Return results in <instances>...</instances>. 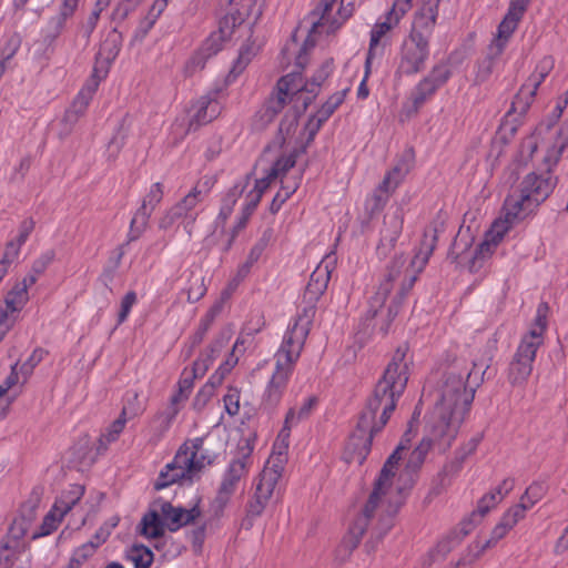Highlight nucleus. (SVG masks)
I'll return each mask as SVG.
<instances>
[{
	"label": "nucleus",
	"mask_w": 568,
	"mask_h": 568,
	"mask_svg": "<svg viewBox=\"0 0 568 568\" xmlns=\"http://www.w3.org/2000/svg\"><path fill=\"white\" fill-rule=\"evenodd\" d=\"M335 2L336 0H320L318 6L310 14L311 33L321 32V29H325L327 33H333L352 17L355 10L354 0H341L337 17L332 18L331 11Z\"/></svg>",
	"instance_id": "nucleus-10"
},
{
	"label": "nucleus",
	"mask_w": 568,
	"mask_h": 568,
	"mask_svg": "<svg viewBox=\"0 0 568 568\" xmlns=\"http://www.w3.org/2000/svg\"><path fill=\"white\" fill-rule=\"evenodd\" d=\"M504 499V494L499 491H489L484 495L477 505V509L473 511V517L483 518L486 514L490 511L496 505H498Z\"/></svg>",
	"instance_id": "nucleus-53"
},
{
	"label": "nucleus",
	"mask_w": 568,
	"mask_h": 568,
	"mask_svg": "<svg viewBox=\"0 0 568 568\" xmlns=\"http://www.w3.org/2000/svg\"><path fill=\"white\" fill-rule=\"evenodd\" d=\"M410 2L412 0H396L392 9L385 16L384 21L375 23L371 31V40L366 58V65L371 63V60L376 54L383 53V48H381L379 45L382 38L399 23L400 19L410 9Z\"/></svg>",
	"instance_id": "nucleus-13"
},
{
	"label": "nucleus",
	"mask_w": 568,
	"mask_h": 568,
	"mask_svg": "<svg viewBox=\"0 0 568 568\" xmlns=\"http://www.w3.org/2000/svg\"><path fill=\"white\" fill-rule=\"evenodd\" d=\"M429 55L428 41L424 38L408 37L404 40L397 73L413 75L424 70Z\"/></svg>",
	"instance_id": "nucleus-12"
},
{
	"label": "nucleus",
	"mask_w": 568,
	"mask_h": 568,
	"mask_svg": "<svg viewBox=\"0 0 568 568\" xmlns=\"http://www.w3.org/2000/svg\"><path fill=\"white\" fill-rule=\"evenodd\" d=\"M433 446L428 439H422L418 446L412 450L405 466L407 475L416 474L425 462V458Z\"/></svg>",
	"instance_id": "nucleus-44"
},
{
	"label": "nucleus",
	"mask_w": 568,
	"mask_h": 568,
	"mask_svg": "<svg viewBox=\"0 0 568 568\" xmlns=\"http://www.w3.org/2000/svg\"><path fill=\"white\" fill-rule=\"evenodd\" d=\"M552 65L554 63L550 58L542 59L536 67L534 73L527 79L526 83L537 91L539 85L549 74L550 70L552 69Z\"/></svg>",
	"instance_id": "nucleus-55"
},
{
	"label": "nucleus",
	"mask_w": 568,
	"mask_h": 568,
	"mask_svg": "<svg viewBox=\"0 0 568 568\" xmlns=\"http://www.w3.org/2000/svg\"><path fill=\"white\" fill-rule=\"evenodd\" d=\"M316 404L317 398L315 396H311L304 399L300 408H290L286 414L284 427L282 428L280 436L288 437L291 428L297 425L300 422L308 418Z\"/></svg>",
	"instance_id": "nucleus-32"
},
{
	"label": "nucleus",
	"mask_w": 568,
	"mask_h": 568,
	"mask_svg": "<svg viewBox=\"0 0 568 568\" xmlns=\"http://www.w3.org/2000/svg\"><path fill=\"white\" fill-rule=\"evenodd\" d=\"M498 541L499 540L495 539L494 536L490 534V537L487 540H485L484 542L476 541L473 545H470L469 546V554L466 557L467 565H470L474 561H476L478 558H480L483 556V554L487 549H490V548L495 547Z\"/></svg>",
	"instance_id": "nucleus-60"
},
{
	"label": "nucleus",
	"mask_w": 568,
	"mask_h": 568,
	"mask_svg": "<svg viewBox=\"0 0 568 568\" xmlns=\"http://www.w3.org/2000/svg\"><path fill=\"white\" fill-rule=\"evenodd\" d=\"M262 14L260 6L256 0H241L239 8L234 13H230L224 18H230L232 29L242 24L245 20L253 18L256 21Z\"/></svg>",
	"instance_id": "nucleus-37"
},
{
	"label": "nucleus",
	"mask_w": 568,
	"mask_h": 568,
	"mask_svg": "<svg viewBox=\"0 0 568 568\" xmlns=\"http://www.w3.org/2000/svg\"><path fill=\"white\" fill-rule=\"evenodd\" d=\"M409 442L408 433H406L397 448L384 464L363 513L354 520L349 527L348 534L342 541V547L347 549L348 552L353 551L361 542V539L368 526V521L376 509L382 508L385 513V516L381 518L382 532L379 534V537L390 529L393 525L392 518L400 506V503L394 499L395 496L400 494V488L393 486V477L395 475L397 464L402 459V453L407 449Z\"/></svg>",
	"instance_id": "nucleus-4"
},
{
	"label": "nucleus",
	"mask_w": 568,
	"mask_h": 568,
	"mask_svg": "<svg viewBox=\"0 0 568 568\" xmlns=\"http://www.w3.org/2000/svg\"><path fill=\"white\" fill-rule=\"evenodd\" d=\"M523 506H514L504 514L500 521L491 530V535L495 539L501 540L508 534V531L520 519H523Z\"/></svg>",
	"instance_id": "nucleus-40"
},
{
	"label": "nucleus",
	"mask_w": 568,
	"mask_h": 568,
	"mask_svg": "<svg viewBox=\"0 0 568 568\" xmlns=\"http://www.w3.org/2000/svg\"><path fill=\"white\" fill-rule=\"evenodd\" d=\"M280 480L268 470H262L253 498L247 504V516L258 517L265 509Z\"/></svg>",
	"instance_id": "nucleus-20"
},
{
	"label": "nucleus",
	"mask_w": 568,
	"mask_h": 568,
	"mask_svg": "<svg viewBox=\"0 0 568 568\" xmlns=\"http://www.w3.org/2000/svg\"><path fill=\"white\" fill-rule=\"evenodd\" d=\"M226 343H227V338L224 336H220L213 341V343L209 346L206 354L194 362V364H193L194 377H202L206 373L210 364L220 354V352L226 345Z\"/></svg>",
	"instance_id": "nucleus-39"
},
{
	"label": "nucleus",
	"mask_w": 568,
	"mask_h": 568,
	"mask_svg": "<svg viewBox=\"0 0 568 568\" xmlns=\"http://www.w3.org/2000/svg\"><path fill=\"white\" fill-rule=\"evenodd\" d=\"M63 517H60L59 510L54 509V506L52 509L45 515L43 518L42 525L40 527V532L36 534L33 537L38 536H47L50 535L53 530L58 528V524Z\"/></svg>",
	"instance_id": "nucleus-63"
},
{
	"label": "nucleus",
	"mask_w": 568,
	"mask_h": 568,
	"mask_svg": "<svg viewBox=\"0 0 568 568\" xmlns=\"http://www.w3.org/2000/svg\"><path fill=\"white\" fill-rule=\"evenodd\" d=\"M538 348L536 344L520 341L507 373V379L511 386H523L527 383Z\"/></svg>",
	"instance_id": "nucleus-14"
},
{
	"label": "nucleus",
	"mask_w": 568,
	"mask_h": 568,
	"mask_svg": "<svg viewBox=\"0 0 568 568\" xmlns=\"http://www.w3.org/2000/svg\"><path fill=\"white\" fill-rule=\"evenodd\" d=\"M164 523L155 510L146 513L139 525V532L148 539H156L164 535Z\"/></svg>",
	"instance_id": "nucleus-35"
},
{
	"label": "nucleus",
	"mask_w": 568,
	"mask_h": 568,
	"mask_svg": "<svg viewBox=\"0 0 568 568\" xmlns=\"http://www.w3.org/2000/svg\"><path fill=\"white\" fill-rule=\"evenodd\" d=\"M346 90L332 94L327 101L321 106V109L313 115L307 124L306 131L308 132L306 144L313 142L316 133L320 131L322 125L329 119L335 110L343 103L345 99Z\"/></svg>",
	"instance_id": "nucleus-24"
},
{
	"label": "nucleus",
	"mask_w": 568,
	"mask_h": 568,
	"mask_svg": "<svg viewBox=\"0 0 568 568\" xmlns=\"http://www.w3.org/2000/svg\"><path fill=\"white\" fill-rule=\"evenodd\" d=\"M545 495V487L539 483L531 484L524 495L520 497L519 504L516 506H523V518L528 509H530L536 503H538Z\"/></svg>",
	"instance_id": "nucleus-49"
},
{
	"label": "nucleus",
	"mask_w": 568,
	"mask_h": 568,
	"mask_svg": "<svg viewBox=\"0 0 568 568\" xmlns=\"http://www.w3.org/2000/svg\"><path fill=\"white\" fill-rule=\"evenodd\" d=\"M143 412V408L138 405L136 407L123 406L120 416L106 428L99 439L100 449H106L108 445L115 442L120 434L123 432L128 419H131Z\"/></svg>",
	"instance_id": "nucleus-27"
},
{
	"label": "nucleus",
	"mask_w": 568,
	"mask_h": 568,
	"mask_svg": "<svg viewBox=\"0 0 568 568\" xmlns=\"http://www.w3.org/2000/svg\"><path fill=\"white\" fill-rule=\"evenodd\" d=\"M163 185L156 182L151 185L141 206L136 210L130 223L128 243L138 240L146 230L152 212L163 199Z\"/></svg>",
	"instance_id": "nucleus-15"
},
{
	"label": "nucleus",
	"mask_w": 568,
	"mask_h": 568,
	"mask_svg": "<svg viewBox=\"0 0 568 568\" xmlns=\"http://www.w3.org/2000/svg\"><path fill=\"white\" fill-rule=\"evenodd\" d=\"M331 271L327 264H318L310 276V281L303 292L300 311L294 323L287 331L298 337L306 338L316 313V303L327 288Z\"/></svg>",
	"instance_id": "nucleus-9"
},
{
	"label": "nucleus",
	"mask_w": 568,
	"mask_h": 568,
	"mask_svg": "<svg viewBox=\"0 0 568 568\" xmlns=\"http://www.w3.org/2000/svg\"><path fill=\"white\" fill-rule=\"evenodd\" d=\"M203 200L202 192L193 187L180 202L168 210L159 221V227L168 230L176 222H181L189 235L197 217L196 206Z\"/></svg>",
	"instance_id": "nucleus-11"
},
{
	"label": "nucleus",
	"mask_w": 568,
	"mask_h": 568,
	"mask_svg": "<svg viewBox=\"0 0 568 568\" xmlns=\"http://www.w3.org/2000/svg\"><path fill=\"white\" fill-rule=\"evenodd\" d=\"M130 559L134 562L135 568H150L153 562V552L143 545L133 546Z\"/></svg>",
	"instance_id": "nucleus-57"
},
{
	"label": "nucleus",
	"mask_w": 568,
	"mask_h": 568,
	"mask_svg": "<svg viewBox=\"0 0 568 568\" xmlns=\"http://www.w3.org/2000/svg\"><path fill=\"white\" fill-rule=\"evenodd\" d=\"M306 338L285 333L281 347L275 354V371L263 395V405L274 409L281 402Z\"/></svg>",
	"instance_id": "nucleus-7"
},
{
	"label": "nucleus",
	"mask_w": 568,
	"mask_h": 568,
	"mask_svg": "<svg viewBox=\"0 0 568 568\" xmlns=\"http://www.w3.org/2000/svg\"><path fill=\"white\" fill-rule=\"evenodd\" d=\"M98 548V544H94V541H89L84 545H82L81 547H79L72 558L70 559V562H75L77 564V568H80L81 565L90 557L93 556V554L95 552Z\"/></svg>",
	"instance_id": "nucleus-64"
},
{
	"label": "nucleus",
	"mask_w": 568,
	"mask_h": 568,
	"mask_svg": "<svg viewBox=\"0 0 568 568\" xmlns=\"http://www.w3.org/2000/svg\"><path fill=\"white\" fill-rule=\"evenodd\" d=\"M332 71V65L329 62H325L321 65V68L315 72L312 80L303 83L301 72L293 71L292 73H295L298 75V78L295 80V83H301V91L303 93V99H307L312 97V101L317 94V89L321 87V84L326 80V78L329 75Z\"/></svg>",
	"instance_id": "nucleus-34"
},
{
	"label": "nucleus",
	"mask_w": 568,
	"mask_h": 568,
	"mask_svg": "<svg viewBox=\"0 0 568 568\" xmlns=\"http://www.w3.org/2000/svg\"><path fill=\"white\" fill-rule=\"evenodd\" d=\"M530 0H511L508 11L497 29V36L489 44L496 53H503L508 40L517 29Z\"/></svg>",
	"instance_id": "nucleus-17"
},
{
	"label": "nucleus",
	"mask_w": 568,
	"mask_h": 568,
	"mask_svg": "<svg viewBox=\"0 0 568 568\" xmlns=\"http://www.w3.org/2000/svg\"><path fill=\"white\" fill-rule=\"evenodd\" d=\"M407 352L406 344L396 348L383 377L377 382L359 415L356 430L349 442V447L354 449L355 458L359 464L371 452L374 436L387 424L397 399L406 388L409 364L406 359Z\"/></svg>",
	"instance_id": "nucleus-1"
},
{
	"label": "nucleus",
	"mask_w": 568,
	"mask_h": 568,
	"mask_svg": "<svg viewBox=\"0 0 568 568\" xmlns=\"http://www.w3.org/2000/svg\"><path fill=\"white\" fill-rule=\"evenodd\" d=\"M83 494L84 487L81 485H72L68 490L63 491L54 503V509L59 510L60 517L70 511L82 498Z\"/></svg>",
	"instance_id": "nucleus-41"
},
{
	"label": "nucleus",
	"mask_w": 568,
	"mask_h": 568,
	"mask_svg": "<svg viewBox=\"0 0 568 568\" xmlns=\"http://www.w3.org/2000/svg\"><path fill=\"white\" fill-rule=\"evenodd\" d=\"M297 78V74L288 73L277 81L276 92L268 98L264 105V118L271 121L284 108L287 100H290L292 106H295V98L303 94L300 92L301 83H295Z\"/></svg>",
	"instance_id": "nucleus-16"
},
{
	"label": "nucleus",
	"mask_w": 568,
	"mask_h": 568,
	"mask_svg": "<svg viewBox=\"0 0 568 568\" xmlns=\"http://www.w3.org/2000/svg\"><path fill=\"white\" fill-rule=\"evenodd\" d=\"M160 513L171 531H176L183 526L194 523L200 516L201 510L197 505L190 509L183 507H175L169 501H163L160 507Z\"/></svg>",
	"instance_id": "nucleus-23"
},
{
	"label": "nucleus",
	"mask_w": 568,
	"mask_h": 568,
	"mask_svg": "<svg viewBox=\"0 0 568 568\" xmlns=\"http://www.w3.org/2000/svg\"><path fill=\"white\" fill-rule=\"evenodd\" d=\"M306 338L285 333L281 347L275 354V371L263 395V405L274 409L281 402Z\"/></svg>",
	"instance_id": "nucleus-8"
},
{
	"label": "nucleus",
	"mask_w": 568,
	"mask_h": 568,
	"mask_svg": "<svg viewBox=\"0 0 568 568\" xmlns=\"http://www.w3.org/2000/svg\"><path fill=\"white\" fill-rule=\"evenodd\" d=\"M281 190L274 196L271 203V211L273 213L277 212L282 204L297 190L298 183L296 181L292 183H285L283 180Z\"/></svg>",
	"instance_id": "nucleus-58"
},
{
	"label": "nucleus",
	"mask_w": 568,
	"mask_h": 568,
	"mask_svg": "<svg viewBox=\"0 0 568 568\" xmlns=\"http://www.w3.org/2000/svg\"><path fill=\"white\" fill-rule=\"evenodd\" d=\"M32 159L30 155L23 156L19 163L13 168L9 176L10 184H21L31 168Z\"/></svg>",
	"instance_id": "nucleus-62"
},
{
	"label": "nucleus",
	"mask_w": 568,
	"mask_h": 568,
	"mask_svg": "<svg viewBox=\"0 0 568 568\" xmlns=\"http://www.w3.org/2000/svg\"><path fill=\"white\" fill-rule=\"evenodd\" d=\"M175 417V409H165L154 417L152 425L156 434V439H160L169 430Z\"/></svg>",
	"instance_id": "nucleus-56"
},
{
	"label": "nucleus",
	"mask_w": 568,
	"mask_h": 568,
	"mask_svg": "<svg viewBox=\"0 0 568 568\" xmlns=\"http://www.w3.org/2000/svg\"><path fill=\"white\" fill-rule=\"evenodd\" d=\"M232 26L230 24V18H223L220 21L219 29L213 31L202 43L200 50L210 59L220 52L225 42L231 38L233 33Z\"/></svg>",
	"instance_id": "nucleus-29"
},
{
	"label": "nucleus",
	"mask_w": 568,
	"mask_h": 568,
	"mask_svg": "<svg viewBox=\"0 0 568 568\" xmlns=\"http://www.w3.org/2000/svg\"><path fill=\"white\" fill-rule=\"evenodd\" d=\"M404 215L403 207H397L392 214L385 215L384 227L381 231V246L378 250L385 246L389 248L394 247L403 231Z\"/></svg>",
	"instance_id": "nucleus-28"
},
{
	"label": "nucleus",
	"mask_w": 568,
	"mask_h": 568,
	"mask_svg": "<svg viewBox=\"0 0 568 568\" xmlns=\"http://www.w3.org/2000/svg\"><path fill=\"white\" fill-rule=\"evenodd\" d=\"M220 312V306L214 305L209 310V312L205 314V316L200 321L199 327L196 332L191 337V348L196 347L199 344L202 343L205 334L210 329L212 323L214 322L216 315Z\"/></svg>",
	"instance_id": "nucleus-48"
},
{
	"label": "nucleus",
	"mask_w": 568,
	"mask_h": 568,
	"mask_svg": "<svg viewBox=\"0 0 568 568\" xmlns=\"http://www.w3.org/2000/svg\"><path fill=\"white\" fill-rule=\"evenodd\" d=\"M121 33L118 32L116 27L110 32L108 39L101 47L100 54H102L105 50H108L106 58L109 60H114L120 52L121 48Z\"/></svg>",
	"instance_id": "nucleus-59"
},
{
	"label": "nucleus",
	"mask_w": 568,
	"mask_h": 568,
	"mask_svg": "<svg viewBox=\"0 0 568 568\" xmlns=\"http://www.w3.org/2000/svg\"><path fill=\"white\" fill-rule=\"evenodd\" d=\"M557 178L549 171L531 172L520 183L519 193L506 197L503 212L507 224H515L534 214L554 192Z\"/></svg>",
	"instance_id": "nucleus-5"
},
{
	"label": "nucleus",
	"mask_w": 568,
	"mask_h": 568,
	"mask_svg": "<svg viewBox=\"0 0 568 568\" xmlns=\"http://www.w3.org/2000/svg\"><path fill=\"white\" fill-rule=\"evenodd\" d=\"M295 100V106H291L280 123L278 132L282 135L283 142L295 133L300 116L312 103V97L303 99V94H298Z\"/></svg>",
	"instance_id": "nucleus-30"
},
{
	"label": "nucleus",
	"mask_w": 568,
	"mask_h": 568,
	"mask_svg": "<svg viewBox=\"0 0 568 568\" xmlns=\"http://www.w3.org/2000/svg\"><path fill=\"white\" fill-rule=\"evenodd\" d=\"M513 224L504 222H495L486 234L485 240L478 245L473 258L469 262L468 268L471 273L479 272L485 263L490 258L498 243L504 237L505 233Z\"/></svg>",
	"instance_id": "nucleus-18"
},
{
	"label": "nucleus",
	"mask_w": 568,
	"mask_h": 568,
	"mask_svg": "<svg viewBox=\"0 0 568 568\" xmlns=\"http://www.w3.org/2000/svg\"><path fill=\"white\" fill-rule=\"evenodd\" d=\"M307 145L308 144L305 143L301 150H294L288 155L277 159L268 171L271 173V178H283L285 173L295 165L298 154L305 152Z\"/></svg>",
	"instance_id": "nucleus-46"
},
{
	"label": "nucleus",
	"mask_w": 568,
	"mask_h": 568,
	"mask_svg": "<svg viewBox=\"0 0 568 568\" xmlns=\"http://www.w3.org/2000/svg\"><path fill=\"white\" fill-rule=\"evenodd\" d=\"M436 229H428L424 232L420 245L414 254L409 265L406 266V260L403 255L396 256L387 266L384 281L379 284L377 292L369 301L367 316L374 318L378 310L383 307L388 294L395 283L399 284L398 292L387 310V323L381 329L387 333L390 322L397 316L399 306L408 292L413 288L417 276L423 272L430 255L433 254L437 234Z\"/></svg>",
	"instance_id": "nucleus-3"
},
{
	"label": "nucleus",
	"mask_w": 568,
	"mask_h": 568,
	"mask_svg": "<svg viewBox=\"0 0 568 568\" xmlns=\"http://www.w3.org/2000/svg\"><path fill=\"white\" fill-rule=\"evenodd\" d=\"M480 439H481L480 436H476V437L471 438L466 444V446H464L462 449H459L456 453L455 459L449 465H446L444 467L443 471L439 473V475H438L442 486L446 485L445 480L448 475L457 474L460 470L465 459L477 449V446H478Z\"/></svg>",
	"instance_id": "nucleus-33"
},
{
	"label": "nucleus",
	"mask_w": 568,
	"mask_h": 568,
	"mask_svg": "<svg viewBox=\"0 0 568 568\" xmlns=\"http://www.w3.org/2000/svg\"><path fill=\"white\" fill-rule=\"evenodd\" d=\"M568 145V128L559 129L554 134V142L547 149L546 154L542 160L544 169L541 171H549L552 173L554 168L557 166L558 162L561 159L562 152Z\"/></svg>",
	"instance_id": "nucleus-31"
},
{
	"label": "nucleus",
	"mask_w": 568,
	"mask_h": 568,
	"mask_svg": "<svg viewBox=\"0 0 568 568\" xmlns=\"http://www.w3.org/2000/svg\"><path fill=\"white\" fill-rule=\"evenodd\" d=\"M254 446L248 438L239 442L235 456L229 464L225 474L241 480L244 478L252 465V453Z\"/></svg>",
	"instance_id": "nucleus-25"
},
{
	"label": "nucleus",
	"mask_w": 568,
	"mask_h": 568,
	"mask_svg": "<svg viewBox=\"0 0 568 568\" xmlns=\"http://www.w3.org/2000/svg\"><path fill=\"white\" fill-rule=\"evenodd\" d=\"M98 89V81L91 80L89 81L78 93L75 99L73 100L70 109L78 112V114L83 115L87 111V108L92 100L95 91Z\"/></svg>",
	"instance_id": "nucleus-45"
},
{
	"label": "nucleus",
	"mask_w": 568,
	"mask_h": 568,
	"mask_svg": "<svg viewBox=\"0 0 568 568\" xmlns=\"http://www.w3.org/2000/svg\"><path fill=\"white\" fill-rule=\"evenodd\" d=\"M392 194L393 193L390 191L378 184L373 194L365 202L366 211H368L372 215L379 213L387 204Z\"/></svg>",
	"instance_id": "nucleus-47"
},
{
	"label": "nucleus",
	"mask_w": 568,
	"mask_h": 568,
	"mask_svg": "<svg viewBox=\"0 0 568 568\" xmlns=\"http://www.w3.org/2000/svg\"><path fill=\"white\" fill-rule=\"evenodd\" d=\"M34 508L36 506L33 505L29 508L24 506L21 510V516L13 520L11 532L14 534L16 538H20L27 534L32 520L34 519Z\"/></svg>",
	"instance_id": "nucleus-51"
},
{
	"label": "nucleus",
	"mask_w": 568,
	"mask_h": 568,
	"mask_svg": "<svg viewBox=\"0 0 568 568\" xmlns=\"http://www.w3.org/2000/svg\"><path fill=\"white\" fill-rule=\"evenodd\" d=\"M439 1L416 0L419 8L415 13L409 37L424 38L425 41L429 40L436 23Z\"/></svg>",
	"instance_id": "nucleus-19"
},
{
	"label": "nucleus",
	"mask_w": 568,
	"mask_h": 568,
	"mask_svg": "<svg viewBox=\"0 0 568 568\" xmlns=\"http://www.w3.org/2000/svg\"><path fill=\"white\" fill-rule=\"evenodd\" d=\"M274 180L276 179L271 178L270 172H267V174L264 178L255 180L253 189L250 190L245 195L242 215L233 230L232 239L230 240V242H232V240L236 236L240 230L245 227L250 216L252 215L253 211L260 203L263 193L268 189V186ZM229 245H231V243H229Z\"/></svg>",
	"instance_id": "nucleus-21"
},
{
	"label": "nucleus",
	"mask_w": 568,
	"mask_h": 568,
	"mask_svg": "<svg viewBox=\"0 0 568 568\" xmlns=\"http://www.w3.org/2000/svg\"><path fill=\"white\" fill-rule=\"evenodd\" d=\"M239 483L240 480L224 473L216 497L212 504L215 515H220L224 510L225 506L235 493Z\"/></svg>",
	"instance_id": "nucleus-36"
},
{
	"label": "nucleus",
	"mask_w": 568,
	"mask_h": 568,
	"mask_svg": "<svg viewBox=\"0 0 568 568\" xmlns=\"http://www.w3.org/2000/svg\"><path fill=\"white\" fill-rule=\"evenodd\" d=\"M209 58L199 49L184 64V75L192 77L204 69Z\"/></svg>",
	"instance_id": "nucleus-61"
},
{
	"label": "nucleus",
	"mask_w": 568,
	"mask_h": 568,
	"mask_svg": "<svg viewBox=\"0 0 568 568\" xmlns=\"http://www.w3.org/2000/svg\"><path fill=\"white\" fill-rule=\"evenodd\" d=\"M217 94L219 92H213L203 95L193 104V114L190 120L189 130H191L193 125L199 126L207 124L220 115L222 105L216 99Z\"/></svg>",
	"instance_id": "nucleus-22"
},
{
	"label": "nucleus",
	"mask_w": 568,
	"mask_h": 568,
	"mask_svg": "<svg viewBox=\"0 0 568 568\" xmlns=\"http://www.w3.org/2000/svg\"><path fill=\"white\" fill-rule=\"evenodd\" d=\"M141 0H120L111 14V20L118 24L124 22L128 17L136 10Z\"/></svg>",
	"instance_id": "nucleus-54"
},
{
	"label": "nucleus",
	"mask_w": 568,
	"mask_h": 568,
	"mask_svg": "<svg viewBox=\"0 0 568 568\" xmlns=\"http://www.w3.org/2000/svg\"><path fill=\"white\" fill-rule=\"evenodd\" d=\"M549 307L547 303H540L537 307V314L535 318L534 327L526 334L521 341L536 344V347H540L542 344V335L547 327V314Z\"/></svg>",
	"instance_id": "nucleus-38"
},
{
	"label": "nucleus",
	"mask_w": 568,
	"mask_h": 568,
	"mask_svg": "<svg viewBox=\"0 0 568 568\" xmlns=\"http://www.w3.org/2000/svg\"><path fill=\"white\" fill-rule=\"evenodd\" d=\"M475 390L467 388L464 376L449 372L445 375L437 400L426 426L424 439L446 452L456 439L460 425L469 413Z\"/></svg>",
	"instance_id": "nucleus-2"
},
{
	"label": "nucleus",
	"mask_w": 568,
	"mask_h": 568,
	"mask_svg": "<svg viewBox=\"0 0 568 568\" xmlns=\"http://www.w3.org/2000/svg\"><path fill=\"white\" fill-rule=\"evenodd\" d=\"M439 87L425 77L414 89L412 97L416 108L420 106Z\"/></svg>",
	"instance_id": "nucleus-50"
},
{
	"label": "nucleus",
	"mask_w": 568,
	"mask_h": 568,
	"mask_svg": "<svg viewBox=\"0 0 568 568\" xmlns=\"http://www.w3.org/2000/svg\"><path fill=\"white\" fill-rule=\"evenodd\" d=\"M414 161L413 150H406L403 155L396 161L394 166L386 172L384 179L379 183L392 193L400 185L406 175L409 173Z\"/></svg>",
	"instance_id": "nucleus-26"
},
{
	"label": "nucleus",
	"mask_w": 568,
	"mask_h": 568,
	"mask_svg": "<svg viewBox=\"0 0 568 568\" xmlns=\"http://www.w3.org/2000/svg\"><path fill=\"white\" fill-rule=\"evenodd\" d=\"M29 300L28 292L24 287L16 285L6 297L7 310L11 313L19 312L26 305Z\"/></svg>",
	"instance_id": "nucleus-52"
},
{
	"label": "nucleus",
	"mask_w": 568,
	"mask_h": 568,
	"mask_svg": "<svg viewBox=\"0 0 568 568\" xmlns=\"http://www.w3.org/2000/svg\"><path fill=\"white\" fill-rule=\"evenodd\" d=\"M501 53H496L493 50V47H488L487 54L485 58L479 60L476 65V73H475V83L481 84L488 81L490 75L493 74V71L495 69V65L497 61L499 60Z\"/></svg>",
	"instance_id": "nucleus-42"
},
{
	"label": "nucleus",
	"mask_w": 568,
	"mask_h": 568,
	"mask_svg": "<svg viewBox=\"0 0 568 568\" xmlns=\"http://www.w3.org/2000/svg\"><path fill=\"white\" fill-rule=\"evenodd\" d=\"M536 90L528 85L526 82L520 87L518 93L515 95L511 106L508 113H518L519 115H524L529 106L531 105L534 98L536 95Z\"/></svg>",
	"instance_id": "nucleus-43"
},
{
	"label": "nucleus",
	"mask_w": 568,
	"mask_h": 568,
	"mask_svg": "<svg viewBox=\"0 0 568 568\" xmlns=\"http://www.w3.org/2000/svg\"><path fill=\"white\" fill-rule=\"evenodd\" d=\"M203 438H195L191 445L183 444L173 460L164 466L154 483V488L161 490L179 481L193 483L202 471L211 466L216 456L204 449Z\"/></svg>",
	"instance_id": "nucleus-6"
}]
</instances>
